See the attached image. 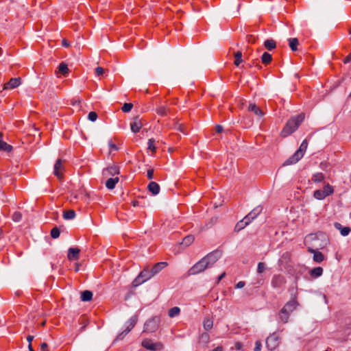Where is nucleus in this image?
I'll list each match as a JSON object with an SVG mask.
<instances>
[{
	"label": "nucleus",
	"instance_id": "e433bc0d",
	"mask_svg": "<svg viewBox=\"0 0 351 351\" xmlns=\"http://www.w3.org/2000/svg\"><path fill=\"white\" fill-rule=\"evenodd\" d=\"M193 241L194 237L193 235H188L183 239L182 244L185 246H189L193 242Z\"/></svg>",
	"mask_w": 351,
	"mask_h": 351
},
{
	"label": "nucleus",
	"instance_id": "a878e982",
	"mask_svg": "<svg viewBox=\"0 0 351 351\" xmlns=\"http://www.w3.org/2000/svg\"><path fill=\"white\" fill-rule=\"evenodd\" d=\"M311 277L316 278L321 276L323 274V269L321 267H317L310 270Z\"/></svg>",
	"mask_w": 351,
	"mask_h": 351
},
{
	"label": "nucleus",
	"instance_id": "4c0bfd02",
	"mask_svg": "<svg viewBox=\"0 0 351 351\" xmlns=\"http://www.w3.org/2000/svg\"><path fill=\"white\" fill-rule=\"evenodd\" d=\"M322 191H323L324 193L326 194V197L332 194L334 192V189H333L332 186H330L329 184H326L324 186V189Z\"/></svg>",
	"mask_w": 351,
	"mask_h": 351
},
{
	"label": "nucleus",
	"instance_id": "3c124183",
	"mask_svg": "<svg viewBox=\"0 0 351 351\" xmlns=\"http://www.w3.org/2000/svg\"><path fill=\"white\" fill-rule=\"evenodd\" d=\"M201 339L206 343H208L209 341V335L206 332H204L201 335Z\"/></svg>",
	"mask_w": 351,
	"mask_h": 351
},
{
	"label": "nucleus",
	"instance_id": "a211bd4d",
	"mask_svg": "<svg viewBox=\"0 0 351 351\" xmlns=\"http://www.w3.org/2000/svg\"><path fill=\"white\" fill-rule=\"evenodd\" d=\"M334 226L337 230H339L340 231L341 234L343 237L348 236L350 234V232H351V229L350 227H348V226L343 227L339 222H335L334 223Z\"/></svg>",
	"mask_w": 351,
	"mask_h": 351
},
{
	"label": "nucleus",
	"instance_id": "37998d69",
	"mask_svg": "<svg viewBox=\"0 0 351 351\" xmlns=\"http://www.w3.org/2000/svg\"><path fill=\"white\" fill-rule=\"evenodd\" d=\"M60 230L59 229L57 228V227H54L53 228H52V230H51V237L53 238V239H57L60 236Z\"/></svg>",
	"mask_w": 351,
	"mask_h": 351
},
{
	"label": "nucleus",
	"instance_id": "5fc2aeb1",
	"mask_svg": "<svg viewBox=\"0 0 351 351\" xmlns=\"http://www.w3.org/2000/svg\"><path fill=\"white\" fill-rule=\"evenodd\" d=\"M154 178V169H149L147 170V178L152 180Z\"/></svg>",
	"mask_w": 351,
	"mask_h": 351
},
{
	"label": "nucleus",
	"instance_id": "338daca9",
	"mask_svg": "<svg viewBox=\"0 0 351 351\" xmlns=\"http://www.w3.org/2000/svg\"><path fill=\"white\" fill-rule=\"evenodd\" d=\"M33 339H34V336L28 335L27 337V341L29 342V344H31V342L33 341Z\"/></svg>",
	"mask_w": 351,
	"mask_h": 351
},
{
	"label": "nucleus",
	"instance_id": "8fccbe9b",
	"mask_svg": "<svg viewBox=\"0 0 351 351\" xmlns=\"http://www.w3.org/2000/svg\"><path fill=\"white\" fill-rule=\"evenodd\" d=\"M104 73V69L102 67L98 66L95 69L96 75L100 76V75H103Z\"/></svg>",
	"mask_w": 351,
	"mask_h": 351
},
{
	"label": "nucleus",
	"instance_id": "b1692460",
	"mask_svg": "<svg viewBox=\"0 0 351 351\" xmlns=\"http://www.w3.org/2000/svg\"><path fill=\"white\" fill-rule=\"evenodd\" d=\"M290 315L287 311L282 308L279 312V319L282 323L286 324L289 321Z\"/></svg>",
	"mask_w": 351,
	"mask_h": 351
},
{
	"label": "nucleus",
	"instance_id": "7ed1b4c3",
	"mask_svg": "<svg viewBox=\"0 0 351 351\" xmlns=\"http://www.w3.org/2000/svg\"><path fill=\"white\" fill-rule=\"evenodd\" d=\"M305 118L304 113H300L297 116L292 117L288 120L284 128L281 131L280 136L283 138L287 137L293 133L301 123L304 121Z\"/></svg>",
	"mask_w": 351,
	"mask_h": 351
},
{
	"label": "nucleus",
	"instance_id": "4be33fe9",
	"mask_svg": "<svg viewBox=\"0 0 351 351\" xmlns=\"http://www.w3.org/2000/svg\"><path fill=\"white\" fill-rule=\"evenodd\" d=\"M12 150V146L3 141V134L0 132V151L10 152Z\"/></svg>",
	"mask_w": 351,
	"mask_h": 351
},
{
	"label": "nucleus",
	"instance_id": "aec40b11",
	"mask_svg": "<svg viewBox=\"0 0 351 351\" xmlns=\"http://www.w3.org/2000/svg\"><path fill=\"white\" fill-rule=\"evenodd\" d=\"M262 208L257 207L253 209L245 217L251 223L257 216L261 213Z\"/></svg>",
	"mask_w": 351,
	"mask_h": 351
},
{
	"label": "nucleus",
	"instance_id": "bf43d9fd",
	"mask_svg": "<svg viewBox=\"0 0 351 351\" xmlns=\"http://www.w3.org/2000/svg\"><path fill=\"white\" fill-rule=\"evenodd\" d=\"M245 282H243V281H239V282L236 285V288H237V289L243 288V287L245 286Z\"/></svg>",
	"mask_w": 351,
	"mask_h": 351
},
{
	"label": "nucleus",
	"instance_id": "bb28decb",
	"mask_svg": "<svg viewBox=\"0 0 351 351\" xmlns=\"http://www.w3.org/2000/svg\"><path fill=\"white\" fill-rule=\"evenodd\" d=\"M325 176L322 173H315L311 177V181L314 183H319L324 181Z\"/></svg>",
	"mask_w": 351,
	"mask_h": 351
},
{
	"label": "nucleus",
	"instance_id": "393cba45",
	"mask_svg": "<svg viewBox=\"0 0 351 351\" xmlns=\"http://www.w3.org/2000/svg\"><path fill=\"white\" fill-rule=\"evenodd\" d=\"M148 189L153 195H157L160 192V186L155 182H151L148 184Z\"/></svg>",
	"mask_w": 351,
	"mask_h": 351
},
{
	"label": "nucleus",
	"instance_id": "f03ea898",
	"mask_svg": "<svg viewBox=\"0 0 351 351\" xmlns=\"http://www.w3.org/2000/svg\"><path fill=\"white\" fill-rule=\"evenodd\" d=\"M308 239L314 242H316L319 240L322 241V243L319 245H317L315 243L313 244V247H315L316 250L310 247H308V251L309 252L313 254V261L318 263H322L324 260V256L323 254L317 251V250L322 249L327 245L328 240L326 239V237L323 234H311L308 235Z\"/></svg>",
	"mask_w": 351,
	"mask_h": 351
},
{
	"label": "nucleus",
	"instance_id": "0eeeda50",
	"mask_svg": "<svg viewBox=\"0 0 351 351\" xmlns=\"http://www.w3.org/2000/svg\"><path fill=\"white\" fill-rule=\"evenodd\" d=\"M142 346L152 351H160L163 349V345L160 342L154 343L149 339H145L142 341Z\"/></svg>",
	"mask_w": 351,
	"mask_h": 351
},
{
	"label": "nucleus",
	"instance_id": "4d7b16f0",
	"mask_svg": "<svg viewBox=\"0 0 351 351\" xmlns=\"http://www.w3.org/2000/svg\"><path fill=\"white\" fill-rule=\"evenodd\" d=\"M247 40L249 43H255V38L252 35H247Z\"/></svg>",
	"mask_w": 351,
	"mask_h": 351
},
{
	"label": "nucleus",
	"instance_id": "f257e3e1",
	"mask_svg": "<svg viewBox=\"0 0 351 351\" xmlns=\"http://www.w3.org/2000/svg\"><path fill=\"white\" fill-rule=\"evenodd\" d=\"M221 256V253L218 250L208 253L189 269V275H196L204 271L206 269L211 267Z\"/></svg>",
	"mask_w": 351,
	"mask_h": 351
},
{
	"label": "nucleus",
	"instance_id": "09e8293b",
	"mask_svg": "<svg viewBox=\"0 0 351 351\" xmlns=\"http://www.w3.org/2000/svg\"><path fill=\"white\" fill-rule=\"evenodd\" d=\"M291 259V254L288 252H286L283 253V254L281 256L280 261H282V260H285L286 261H289Z\"/></svg>",
	"mask_w": 351,
	"mask_h": 351
},
{
	"label": "nucleus",
	"instance_id": "13d9d810",
	"mask_svg": "<svg viewBox=\"0 0 351 351\" xmlns=\"http://www.w3.org/2000/svg\"><path fill=\"white\" fill-rule=\"evenodd\" d=\"M108 145L110 147V148L112 150H115V151H117L118 150V147H117V145L112 143V141H110L109 143H108Z\"/></svg>",
	"mask_w": 351,
	"mask_h": 351
},
{
	"label": "nucleus",
	"instance_id": "2eb2a0df",
	"mask_svg": "<svg viewBox=\"0 0 351 351\" xmlns=\"http://www.w3.org/2000/svg\"><path fill=\"white\" fill-rule=\"evenodd\" d=\"M130 128L134 133H137L140 131L142 128V123L138 117H136L134 119V121L130 123Z\"/></svg>",
	"mask_w": 351,
	"mask_h": 351
},
{
	"label": "nucleus",
	"instance_id": "9d476101",
	"mask_svg": "<svg viewBox=\"0 0 351 351\" xmlns=\"http://www.w3.org/2000/svg\"><path fill=\"white\" fill-rule=\"evenodd\" d=\"M279 343V337L275 334H272L269 337H268L266 339V346L267 348L270 350H274Z\"/></svg>",
	"mask_w": 351,
	"mask_h": 351
},
{
	"label": "nucleus",
	"instance_id": "052dcab7",
	"mask_svg": "<svg viewBox=\"0 0 351 351\" xmlns=\"http://www.w3.org/2000/svg\"><path fill=\"white\" fill-rule=\"evenodd\" d=\"M351 61V53H350L344 59L343 62L347 64Z\"/></svg>",
	"mask_w": 351,
	"mask_h": 351
},
{
	"label": "nucleus",
	"instance_id": "ea45409f",
	"mask_svg": "<svg viewBox=\"0 0 351 351\" xmlns=\"http://www.w3.org/2000/svg\"><path fill=\"white\" fill-rule=\"evenodd\" d=\"M58 69L59 71L63 75H65L69 72L68 66L64 62H62L59 64Z\"/></svg>",
	"mask_w": 351,
	"mask_h": 351
},
{
	"label": "nucleus",
	"instance_id": "79ce46f5",
	"mask_svg": "<svg viewBox=\"0 0 351 351\" xmlns=\"http://www.w3.org/2000/svg\"><path fill=\"white\" fill-rule=\"evenodd\" d=\"M12 219L15 222H19L22 219V214L20 212L16 211L13 213Z\"/></svg>",
	"mask_w": 351,
	"mask_h": 351
},
{
	"label": "nucleus",
	"instance_id": "49530a36",
	"mask_svg": "<svg viewBox=\"0 0 351 351\" xmlns=\"http://www.w3.org/2000/svg\"><path fill=\"white\" fill-rule=\"evenodd\" d=\"M88 119L91 121H95L97 119V114L95 112L88 113Z\"/></svg>",
	"mask_w": 351,
	"mask_h": 351
},
{
	"label": "nucleus",
	"instance_id": "6e6d98bb",
	"mask_svg": "<svg viewBox=\"0 0 351 351\" xmlns=\"http://www.w3.org/2000/svg\"><path fill=\"white\" fill-rule=\"evenodd\" d=\"M40 350L42 351H49L48 345L47 343L44 342L40 344Z\"/></svg>",
	"mask_w": 351,
	"mask_h": 351
},
{
	"label": "nucleus",
	"instance_id": "c03bdc74",
	"mask_svg": "<svg viewBox=\"0 0 351 351\" xmlns=\"http://www.w3.org/2000/svg\"><path fill=\"white\" fill-rule=\"evenodd\" d=\"M133 107V104L132 103H125L121 108V110L124 112H130Z\"/></svg>",
	"mask_w": 351,
	"mask_h": 351
},
{
	"label": "nucleus",
	"instance_id": "dca6fc26",
	"mask_svg": "<svg viewBox=\"0 0 351 351\" xmlns=\"http://www.w3.org/2000/svg\"><path fill=\"white\" fill-rule=\"evenodd\" d=\"M298 305V302L293 299L287 302L282 308L287 311L289 314H291L296 308Z\"/></svg>",
	"mask_w": 351,
	"mask_h": 351
},
{
	"label": "nucleus",
	"instance_id": "72a5a7b5",
	"mask_svg": "<svg viewBox=\"0 0 351 351\" xmlns=\"http://www.w3.org/2000/svg\"><path fill=\"white\" fill-rule=\"evenodd\" d=\"M180 313V308L178 306L173 307V308H170L168 311V315L171 318L179 315Z\"/></svg>",
	"mask_w": 351,
	"mask_h": 351
},
{
	"label": "nucleus",
	"instance_id": "473e14b6",
	"mask_svg": "<svg viewBox=\"0 0 351 351\" xmlns=\"http://www.w3.org/2000/svg\"><path fill=\"white\" fill-rule=\"evenodd\" d=\"M75 217V212L73 210H65L63 213V217L64 219L70 220L74 219Z\"/></svg>",
	"mask_w": 351,
	"mask_h": 351
},
{
	"label": "nucleus",
	"instance_id": "58836bf2",
	"mask_svg": "<svg viewBox=\"0 0 351 351\" xmlns=\"http://www.w3.org/2000/svg\"><path fill=\"white\" fill-rule=\"evenodd\" d=\"M313 196L315 198L317 199H323L326 197V194L324 193L323 191L320 189L315 191Z\"/></svg>",
	"mask_w": 351,
	"mask_h": 351
},
{
	"label": "nucleus",
	"instance_id": "9b49d317",
	"mask_svg": "<svg viewBox=\"0 0 351 351\" xmlns=\"http://www.w3.org/2000/svg\"><path fill=\"white\" fill-rule=\"evenodd\" d=\"M63 170L64 167L62 165V161L60 158L58 159L54 165V175L59 179H62L63 178Z\"/></svg>",
	"mask_w": 351,
	"mask_h": 351
},
{
	"label": "nucleus",
	"instance_id": "2f4dec72",
	"mask_svg": "<svg viewBox=\"0 0 351 351\" xmlns=\"http://www.w3.org/2000/svg\"><path fill=\"white\" fill-rule=\"evenodd\" d=\"M299 45V41L298 38H293L289 39V45L291 49L293 51L298 49V45Z\"/></svg>",
	"mask_w": 351,
	"mask_h": 351
},
{
	"label": "nucleus",
	"instance_id": "f8f14e48",
	"mask_svg": "<svg viewBox=\"0 0 351 351\" xmlns=\"http://www.w3.org/2000/svg\"><path fill=\"white\" fill-rule=\"evenodd\" d=\"M21 84L19 77L11 78L10 81L3 86V89H12L18 87Z\"/></svg>",
	"mask_w": 351,
	"mask_h": 351
},
{
	"label": "nucleus",
	"instance_id": "6ab92c4d",
	"mask_svg": "<svg viewBox=\"0 0 351 351\" xmlns=\"http://www.w3.org/2000/svg\"><path fill=\"white\" fill-rule=\"evenodd\" d=\"M119 174V168L117 166H111L109 167L103 171V175L104 176H114Z\"/></svg>",
	"mask_w": 351,
	"mask_h": 351
},
{
	"label": "nucleus",
	"instance_id": "f3484780",
	"mask_svg": "<svg viewBox=\"0 0 351 351\" xmlns=\"http://www.w3.org/2000/svg\"><path fill=\"white\" fill-rule=\"evenodd\" d=\"M167 266V262H159L155 264L150 269L154 276L158 274L162 269Z\"/></svg>",
	"mask_w": 351,
	"mask_h": 351
},
{
	"label": "nucleus",
	"instance_id": "e2e57ef3",
	"mask_svg": "<svg viewBox=\"0 0 351 351\" xmlns=\"http://www.w3.org/2000/svg\"><path fill=\"white\" fill-rule=\"evenodd\" d=\"M223 127H222L221 125H217L216 126V132H217V133H221V132H223Z\"/></svg>",
	"mask_w": 351,
	"mask_h": 351
},
{
	"label": "nucleus",
	"instance_id": "0e129e2a",
	"mask_svg": "<svg viewBox=\"0 0 351 351\" xmlns=\"http://www.w3.org/2000/svg\"><path fill=\"white\" fill-rule=\"evenodd\" d=\"M241 348H242V343H240V342H237V343H235V349H236L237 350H240L241 349Z\"/></svg>",
	"mask_w": 351,
	"mask_h": 351
},
{
	"label": "nucleus",
	"instance_id": "f704fd0d",
	"mask_svg": "<svg viewBox=\"0 0 351 351\" xmlns=\"http://www.w3.org/2000/svg\"><path fill=\"white\" fill-rule=\"evenodd\" d=\"M213 321L210 318H205L203 322V327L206 330H209L213 328Z\"/></svg>",
	"mask_w": 351,
	"mask_h": 351
},
{
	"label": "nucleus",
	"instance_id": "680f3d73",
	"mask_svg": "<svg viewBox=\"0 0 351 351\" xmlns=\"http://www.w3.org/2000/svg\"><path fill=\"white\" fill-rule=\"evenodd\" d=\"M226 275V272H223L220 276H219L217 278V283H219L223 278H225Z\"/></svg>",
	"mask_w": 351,
	"mask_h": 351
},
{
	"label": "nucleus",
	"instance_id": "c756f323",
	"mask_svg": "<svg viewBox=\"0 0 351 351\" xmlns=\"http://www.w3.org/2000/svg\"><path fill=\"white\" fill-rule=\"evenodd\" d=\"M93 298V293L90 291H84L81 293V300L83 302L90 301Z\"/></svg>",
	"mask_w": 351,
	"mask_h": 351
},
{
	"label": "nucleus",
	"instance_id": "cd10ccee",
	"mask_svg": "<svg viewBox=\"0 0 351 351\" xmlns=\"http://www.w3.org/2000/svg\"><path fill=\"white\" fill-rule=\"evenodd\" d=\"M156 112L158 115L161 117H165L167 116L168 112H169V108H167L165 106H158L156 108Z\"/></svg>",
	"mask_w": 351,
	"mask_h": 351
},
{
	"label": "nucleus",
	"instance_id": "774afa93",
	"mask_svg": "<svg viewBox=\"0 0 351 351\" xmlns=\"http://www.w3.org/2000/svg\"><path fill=\"white\" fill-rule=\"evenodd\" d=\"M132 204L133 206L136 207L140 205V202L137 200H134L132 202Z\"/></svg>",
	"mask_w": 351,
	"mask_h": 351
},
{
	"label": "nucleus",
	"instance_id": "ddd939ff",
	"mask_svg": "<svg viewBox=\"0 0 351 351\" xmlns=\"http://www.w3.org/2000/svg\"><path fill=\"white\" fill-rule=\"evenodd\" d=\"M80 250L77 247H71L68 250L67 257L70 261H76L79 259Z\"/></svg>",
	"mask_w": 351,
	"mask_h": 351
},
{
	"label": "nucleus",
	"instance_id": "c9c22d12",
	"mask_svg": "<svg viewBox=\"0 0 351 351\" xmlns=\"http://www.w3.org/2000/svg\"><path fill=\"white\" fill-rule=\"evenodd\" d=\"M234 58L235 60L234 61V64L235 66H238L243 62L241 51H238L234 53Z\"/></svg>",
	"mask_w": 351,
	"mask_h": 351
},
{
	"label": "nucleus",
	"instance_id": "c85d7f7f",
	"mask_svg": "<svg viewBox=\"0 0 351 351\" xmlns=\"http://www.w3.org/2000/svg\"><path fill=\"white\" fill-rule=\"evenodd\" d=\"M264 47L269 51H271L276 47V43L273 39H267L264 42Z\"/></svg>",
	"mask_w": 351,
	"mask_h": 351
},
{
	"label": "nucleus",
	"instance_id": "5701e85b",
	"mask_svg": "<svg viewBox=\"0 0 351 351\" xmlns=\"http://www.w3.org/2000/svg\"><path fill=\"white\" fill-rule=\"evenodd\" d=\"M119 181V178L118 177L110 178L108 179L106 182V186L108 189H114L115 188L116 184Z\"/></svg>",
	"mask_w": 351,
	"mask_h": 351
},
{
	"label": "nucleus",
	"instance_id": "39448f33",
	"mask_svg": "<svg viewBox=\"0 0 351 351\" xmlns=\"http://www.w3.org/2000/svg\"><path fill=\"white\" fill-rule=\"evenodd\" d=\"M154 276L153 274H152L151 270H149L147 268H145L143 269L138 276L133 280L132 285L134 287H137L144 282L148 280Z\"/></svg>",
	"mask_w": 351,
	"mask_h": 351
},
{
	"label": "nucleus",
	"instance_id": "69168bd1",
	"mask_svg": "<svg viewBox=\"0 0 351 351\" xmlns=\"http://www.w3.org/2000/svg\"><path fill=\"white\" fill-rule=\"evenodd\" d=\"M62 46L66 47L69 46V42L66 40H65V39L62 40Z\"/></svg>",
	"mask_w": 351,
	"mask_h": 351
},
{
	"label": "nucleus",
	"instance_id": "de8ad7c7",
	"mask_svg": "<svg viewBox=\"0 0 351 351\" xmlns=\"http://www.w3.org/2000/svg\"><path fill=\"white\" fill-rule=\"evenodd\" d=\"M265 269V264L264 263H258L257 267V272L258 274L263 273Z\"/></svg>",
	"mask_w": 351,
	"mask_h": 351
},
{
	"label": "nucleus",
	"instance_id": "a19ab883",
	"mask_svg": "<svg viewBox=\"0 0 351 351\" xmlns=\"http://www.w3.org/2000/svg\"><path fill=\"white\" fill-rule=\"evenodd\" d=\"M154 143H155V140L154 138H150L149 139L148 141V147H147V149L150 151H152V152H155L156 150V147L154 145Z\"/></svg>",
	"mask_w": 351,
	"mask_h": 351
},
{
	"label": "nucleus",
	"instance_id": "603ef678",
	"mask_svg": "<svg viewBox=\"0 0 351 351\" xmlns=\"http://www.w3.org/2000/svg\"><path fill=\"white\" fill-rule=\"evenodd\" d=\"M249 67L256 66L258 68V69H261V66L258 64V60L253 61V62L248 64Z\"/></svg>",
	"mask_w": 351,
	"mask_h": 351
},
{
	"label": "nucleus",
	"instance_id": "1a4fd4ad",
	"mask_svg": "<svg viewBox=\"0 0 351 351\" xmlns=\"http://www.w3.org/2000/svg\"><path fill=\"white\" fill-rule=\"evenodd\" d=\"M138 321V316L134 315L132 316L127 322V327L118 336V338H123L125 335H127L136 325V322Z\"/></svg>",
	"mask_w": 351,
	"mask_h": 351
},
{
	"label": "nucleus",
	"instance_id": "6e6552de",
	"mask_svg": "<svg viewBox=\"0 0 351 351\" xmlns=\"http://www.w3.org/2000/svg\"><path fill=\"white\" fill-rule=\"evenodd\" d=\"M287 282L285 277L282 274H275L273 276L271 285L274 289L282 288Z\"/></svg>",
	"mask_w": 351,
	"mask_h": 351
},
{
	"label": "nucleus",
	"instance_id": "20e7f679",
	"mask_svg": "<svg viewBox=\"0 0 351 351\" xmlns=\"http://www.w3.org/2000/svg\"><path fill=\"white\" fill-rule=\"evenodd\" d=\"M308 142L306 140H304L299 149L292 155L290 158H289L287 160L285 161L283 165H290L293 164H295L298 162L304 156V154L307 148Z\"/></svg>",
	"mask_w": 351,
	"mask_h": 351
},
{
	"label": "nucleus",
	"instance_id": "4468645a",
	"mask_svg": "<svg viewBox=\"0 0 351 351\" xmlns=\"http://www.w3.org/2000/svg\"><path fill=\"white\" fill-rule=\"evenodd\" d=\"M248 111L254 112V114L257 116L258 118H261L264 116L265 113L263 111L258 107L255 104H250L248 106Z\"/></svg>",
	"mask_w": 351,
	"mask_h": 351
},
{
	"label": "nucleus",
	"instance_id": "a18cd8bd",
	"mask_svg": "<svg viewBox=\"0 0 351 351\" xmlns=\"http://www.w3.org/2000/svg\"><path fill=\"white\" fill-rule=\"evenodd\" d=\"M319 167L324 171H328L330 169V165L327 162H322Z\"/></svg>",
	"mask_w": 351,
	"mask_h": 351
},
{
	"label": "nucleus",
	"instance_id": "412c9836",
	"mask_svg": "<svg viewBox=\"0 0 351 351\" xmlns=\"http://www.w3.org/2000/svg\"><path fill=\"white\" fill-rule=\"evenodd\" d=\"M250 223V222L247 220V219L244 217L243 219L237 222L234 227V232H239V231L245 228Z\"/></svg>",
	"mask_w": 351,
	"mask_h": 351
},
{
	"label": "nucleus",
	"instance_id": "423d86ee",
	"mask_svg": "<svg viewBox=\"0 0 351 351\" xmlns=\"http://www.w3.org/2000/svg\"><path fill=\"white\" fill-rule=\"evenodd\" d=\"M160 319L158 316H154L150 319L147 320L144 325L143 332H154L159 327Z\"/></svg>",
	"mask_w": 351,
	"mask_h": 351
},
{
	"label": "nucleus",
	"instance_id": "864d4df0",
	"mask_svg": "<svg viewBox=\"0 0 351 351\" xmlns=\"http://www.w3.org/2000/svg\"><path fill=\"white\" fill-rule=\"evenodd\" d=\"M261 346H262V345H261V341H256V343H255V347H254V351H261Z\"/></svg>",
	"mask_w": 351,
	"mask_h": 351
},
{
	"label": "nucleus",
	"instance_id": "7c9ffc66",
	"mask_svg": "<svg viewBox=\"0 0 351 351\" xmlns=\"http://www.w3.org/2000/svg\"><path fill=\"white\" fill-rule=\"evenodd\" d=\"M272 60V56L267 53L264 52L261 56V62L264 64H269Z\"/></svg>",
	"mask_w": 351,
	"mask_h": 351
}]
</instances>
